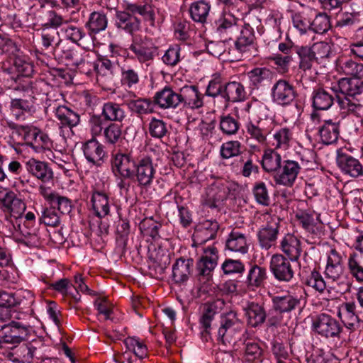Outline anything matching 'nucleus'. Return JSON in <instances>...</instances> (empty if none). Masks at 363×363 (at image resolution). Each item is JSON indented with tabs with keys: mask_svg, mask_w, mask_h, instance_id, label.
I'll return each mask as SVG.
<instances>
[{
	"mask_svg": "<svg viewBox=\"0 0 363 363\" xmlns=\"http://www.w3.org/2000/svg\"><path fill=\"white\" fill-rule=\"evenodd\" d=\"M318 133L323 143L330 145L335 143L340 135V123L327 120L320 126Z\"/></svg>",
	"mask_w": 363,
	"mask_h": 363,
	"instance_id": "72a5a7b5",
	"label": "nucleus"
},
{
	"mask_svg": "<svg viewBox=\"0 0 363 363\" xmlns=\"http://www.w3.org/2000/svg\"><path fill=\"white\" fill-rule=\"evenodd\" d=\"M324 273L333 282L344 283L346 279L342 257L335 249H331L328 255Z\"/></svg>",
	"mask_w": 363,
	"mask_h": 363,
	"instance_id": "9b49d317",
	"label": "nucleus"
},
{
	"mask_svg": "<svg viewBox=\"0 0 363 363\" xmlns=\"http://www.w3.org/2000/svg\"><path fill=\"white\" fill-rule=\"evenodd\" d=\"M108 26L106 15L102 11H94L90 13L85 24L90 34H97L104 30Z\"/></svg>",
	"mask_w": 363,
	"mask_h": 363,
	"instance_id": "ea45409f",
	"label": "nucleus"
},
{
	"mask_svg": "<svg viewBox=\"0 0 363 363\" xmlns=\"http://www.w3.org/2000/svg\"><path fill=\"white\" fill-rule=\"evenodd\" d=\"M335 94L333 88L326 89L318 87L312 93V106L315 110L325 111L329 109L334 103Z\"/></svg>",
	"mask_w": 363,
	"mask_h": 363,
	"instance_id": "bb28decb",
	"label": "nucleus"
},
{
	"mask_svg": "<svg viewBox=\"0 0 363 363\" xmlns=\"http://www.w3.org/2000/svg\"><path fill=\"white\" fill-rule=\"evenodd\" d=\"M279 248L291 262L298 261L302 252L301 241L290 233L280 240Z\"/></svg>",
	"mask_w": 363,
	"mask_h": 363,
	"instance_id": "393cba45",
	"label": "nucleus"
},
{
	"mask_svg": "<svg viewBox=\"0 0 363 363\" xmlns=\"http://www.w3.org/2000/svg\"><path fill=\"white\" fill-rule=\"evenodd\" d=\"M242 153V145L238 140H230L222 144L220 154L223 159L238 157Z\"/></svg>",
	"mask_w": 363,
	"mask_h": 363,
	"instance_id": "603ef678",
	"label": "nucleus"
},
{
	"mask_svg": "<svg viewBox=\"0 0 363 363\" xmlns=\"http://www.w3.org/2000/svg\"><path fill=\"white\" fill-rule=\"evenodd\" d=\"M362 78H342L337 85L333 87L340 110L344 113L360 116L363 106L359 96L363 91Z\"/></svg>",
	"mask_w": 363,
	"mask_h": 363,
	"instance_id": "f257e3e1",
	"label": "nucleus"
},
{
	"mask_svg": "<svg viewBox=\"0 0 363 363\" xmlns=\"http://www.w3.org/2000/svg\"><path fill=\"white\" fill-rule=\"evenodd\" d=\"M83 153L86 160L94 165L100 166L106 157L104 147L96 139H91L84 143Z\"/></svg>",
	"mask_w": 363,
	"mask_h": 363,
	"instance_id": "4be33fe9",
	"label": "nucleus"
},
{
	"mask_svg": "<svg viewBox=\"0 0 363 363\" xmlns=\"http://www.w3.org/2000/svg\"><path fill=\"white\" fill-rule=\"evenodd\" d=\"M4 162L7 163L6 171L11 175H19L23 171V166L19 161L16 160H10L7 157L0 155V182L4 181L7 177L6 173L2 168Z\"/></svg>",
	"mask_w": 363,
	"mask_h": 363,
	"instance_id": "de8ad7c7",
	"label": "nucleus"
},
{
	"mask_svg": "<svg viewBox=\"0 0 363 363\" xmlns=\"http://www.w3.org/2000/svg\"><path fill=\"white\" fill-rule=\"evenodd\" d=\"M40 222L44 223L45 225L56 227L60 223V216L55 211V208L52 206L50 208H45L42 211L40 218Z\"/></svg>",
	"mask_w": 363,
	"mask_h": 363,
	"instance_id": "0e129e2a",
	"label": "nucleus"
},
{
	"mask_svg": "<svg viewBox=\"0 0 363 363\" xmlns=\"http://www.w3.org/2000/svg\"><path fill=\"white\" fill-rule=\"evenodd\" d=\"M291 138L292 134L289 129L281 128L274 134L272 145L276 150L277 149L286 150L289 147Z\"/></svg>",
	"mask_w": 363,
	"mask_h": 363,
	"instance_id": "8fccbe9b",
	"label": "nucleus"
},
{
	"mask_svg": "<svg viewBox=\"0 0 363 363\" xmlns=\"http://www.w3.org/2000/svg\"><path fill=\"white\" fill-rule=\"evenodd\" d=\"M129 49L140 63L147 66L154 60L157 52V48L147 38L139 35H133Z\"/></svg>",
	"mask_w": 363,
	"mask_h": 363,
	"instance_id": "6e6552de",
	"label": "nucleus"
},
{
	"mask_svg": "<svg viewBox=\"0 0 363 363\" xmlns=\"http://www.w3.org/2000/svg\"><path fill=\"white\" fill-rule=\"evenodd\" d=\"M218 256V250L214 247H208L203 250V255L196 264L199 279L201 281H208L212 277V272L217 265Z\"/></svg>",
	"mask_w": 363,
	"mask_h": 363,
	"instance_id": "ddd939ff",
	"label": "nucleus"
},
{
	"mask_svg": "<svg viewBox=\"0 0 363 363\" xmlns=\"http://www.w3.org/2000/svg\"><path fill=\"white\" fill-rule=\"evenodd\" d=\"M153 103L163 109L176 108L181 104L179 93L175 92L169 86L155 93Z\"/></svg>",
	"mask_w": 363,
	"mask_h": 363,
	"instance_id": "aec40b11",
	"label": "nucleus"
},
{
	"mask_svg": "<svg viewBox=\"0 0 363 363\" xmlns=\"http://www.w3.org/2000/svg\"><path fill=\"white\" fill-rule=\"evenodd\" d=\"M125 344L129 350L134 352L135 355L140 359L147 357V349L146 345L139 339L129 337L125 340Z\"/></svg>",
	"mask_w": 363,
	"mask_h": 363,
	"instance_id": "13d9d810",
	"label": "nucleus"
},
{
	"mask_svg": "<svg viewBox=\"0 0 363 363\" xmlns=\"http://www.w3.org/2000/svg\"><path fill=\"white\" fill-rule=\"evenodd\" d=\"M238 31L239 35L235 43L236 50L244 53L253 49L255 40L253 28L249 24H244Z\"/></svg>",
	"mask_w": 363,
	"mask_h": 363,
	"instance_id": "7c9ffc66",
	"label": "nucleus"
},
{
	"mask_svg": "<svg viewBox=\"0 0 363 363\" xmlns=\"http://www.w3.org/2000/svg\"><path fill=\"white\" fill-rule=\"evenodd\" d=\"M223 92V98L226 101L231 102L242 101L247 95L244 86L240 82L235 81L227 82Z\"/></svg>",
	"mask_w": 363,
	"mask_h": 363,
	"instance_id": "f704fd0d",
	"label": "nucleus"
},
{
	"mask_svg": "<svg viewBox=\"0 0 363 363\" xmlns=\"http://www.w3.org/2000/svg\"><path fill=\"white\" fill-rule=\"evenodd\" d=\"M123 8V11L116 12V26L118 28L134 35L133 33L140 29L141 24L140 19L136 16L137 14L141 16L145 21L154 24L155 13L151 4L126 3Z\"/></svg>",
	"mask_w": 363,
	"mask_h": 363,
	"instance_id": "f03ea898",
	"label": "nucleus"
},
{
	"mask_svg": "<svg viewBox=\"0 0 363 363\" xmlns=\"http://www.w3.org/2000/svg\"><path fill=\"white\" fill-rule=\"evenodd\" d=\"M26 168L29 174L43 182L53 178V172L46 162L30 158L26 162Z\"/></svg>",
	"mask_w": 363,
	"mask_h": 363,
	"instance_id": "5701e85b",
	"label": "nucleus"
},
{
	"mask_svg": "<svg viewBox=\"0 0 363 363\" xmlns=\"http://www.w3.org/2000/svg\"><path fill=\"white\" fill-rule=\"evenodd\" d=\"M279 223L276 220L268 222L257 233L259 245L262 249L269 250L276 243L279 233Z\"/></svg>",
	"mask_w": 363,
	"mask_h": 363,
	"instance_id": "a878e982",
	"label": "nucleus"
},
{
	"mask_svg": "<svg viewBox=\"0 0 363 363\" xmlns=\"http://www.w3.org/2000/svg\"><path fill=\"white\" fill-rule=\"evenodd\" d=\"M91 201L93 210L99 218H104L109 213L110 205L108 196L101 191H94L92 194Z\"/></svg>",
	"mask_w": 363,
	"mask_h": 363,
	"instance_id": "58836bf2",
	"label": "nucleus"
},
{
	"mask_svg": "<svg viewBox=\"0 0 363 363\" xmlns=\"http://www.w3.org/2000/svg\"><path fill=\"white\" fill-rule=\"evenodd\" d=\"M130 109L138 114L143 115L152 113L154 111V103L147 99H139L130 102Z\"/></svg>",
	"mask_w": 363,
	"mask_h": 363,
	"instance_id": "680f3d73",
	"label": "nucleus"
},
{
	"mask_svg": "<svg viewBox=\"0 0 363 363\" xmlns=\"http://www.w3.org/2000/svg\"><path fill=\"white\" fill-rule=\"evenodd\" d=\"M348 269L350 274L359 282H363V267L357 253H352L348 258Z\"/></svg>",
	"mask_w": 363,
	"mask_h": 363,
	"instance_id": "052dcab7",
	"label": "nucleus"
},
{
	"mask_svg": "<svg viewBox=\"0 0 363 363\" xmlns=\"http://www.w3.org/2000/svg\"><path fill=\"white\" fill-rule=\"evenodd\" d=\"M219 128L224 135H233L238 133L240 123L237 118L230 115H226L220 117Z\"/></svg>",
	"mask_w": 363,
	"mask_h": 363,
	"instance_id": "3c124183",
	"label": "nucleus"
},
{
	"mask_svg": "<svg viewBox=\"0 0 363 363\" xmlns=\"http://www.w3.org/2000/svg\"><path fill=\"white\" fill-rule=\"evenodd\" d=\"M157 164L153 163L152 159L147 155L143 156L135 160L133 175L131 179L143 189L150 188L155 179Z\"/></svg>",
	"mask_w": 363,
	"mask_h": 363,
	"instance_id": "39448f33",
	"label": "nucleus"
},
{
	"mask_svg": "<svg viewBox=\"0 0 363 363\" xmlns=\"http://www.w3.org/2000/svg\"><path fill=\"white\" fill-rule=\"evenodd\" d=\"M58 99L52 100L51 96L48 95L46 101V111L55 113L58 121L60 134L66 140L73 135L72 128L77 126L80 122L79 114L65 105L57 104Z\"/></svg>",
	"mask_w": 363,
	"mask_h": 363,
	"instance_id": "7ed1b4c3",
	"label": "nucleus"
},
{
	"mask_svg": "<svg viewBox=\"0 0 363 363\" xmlns=\"http://www.w3.org/2000/svg\"><path fill=\"white\" fill-rule=\"evenodd\" d=\"M30 333V328L19 322L12 321L9 325H4L0 329V347L8 345L16 346L26 340Z\"/></svg>",
	"mask_w": 363,
	"mask_h": 363,
	"instance_id": "423d86ee",
	"label": "nucleus"
},
{
	"mask_svg": "<svg viewBox=\"0 0 363 363\" xmlns=\"http://www.w3.org/2000/svg\"><path fill=\"white\" fill-rule=\"evenodd\" d=\"M338 70L350 78H363V64L352 59L340 60Z\"/></svg>",
	"mask_w": 363,
	"mask_h": 363,
	"instance_id": "a19ab883",
	"label": "nucleus"
},
{
	"mask_svg": "<svg viewBox=\"0 0 363 363\" xmlns=\"http://www.w3.org/2000/svg\"><path fill=\"white\" fill-rule=\"evenodd\" d=\"M194 267L192 259H177L172 267V279L176 284H182L189 279Z\"/></svg>",
	"mask_w": 363,
	"mask_h": 363,
	"instance_id": "c756f323",
	"label": "nucleus"
},
{
	"mask_svg": "<svg viewBox=\"0 0 363 363\" xmlns=\"http://www.w3.org/2000/svg\"><path fill=\"white\" fill-rule=\"evenodd\" d=\"M301 170L299 163L295 160H284L273 179L276 184L291 187L294 185Z\"/></svg>",
	"mask_w": 363,
	"mask_h": 363,
	"instance_id": "9d476101",
	"label": "nucleus"
},
{
	"mask_svg": "<svg viewBox=\"0 0 363 363\" xmlns=\"http://www.w3.org/2000/svg\"><path fill=\"white\" fill-rule=\"evenodd\" d=\"M61 42L62 40L59 39L55 45L53 46L52 53L54 56L61 57L67 62V65L77 67L85 64V59L79 51L74 49L62 48Z\"/></svg>",
	"mask_w": 363,
	"mask_h": 363,
	"instance_id": "b1692460",
	"label": "nucleus"
},
{
	"mask_svg": "<svg viewBox=\"0 0 363 363\" xmlns=\"http://www.w3.org/2000/svg\"><path fill=\"white\" fill-rule=\"evenodd\" d=\"M35 98L33 96L26 99H13L10 104L11 114L17 120L23 117L25 113H34L35 111Z\"/></svg>",
	"mask_w": 363,
	"mask_h": 363,
	"instance_id": "473e14b6",
	"label": "nucleus"
},
{
	"mask_svg": "<svg viewBox=\"0 0 363 363\" xmlns=\"http://www.w3.org/2000/svg\"><path fill=\"white\" fill-rule=\"evenodd\" d=\"M219 225L217 221L206 220L199 223L194 233V238L201 244L214 239L218 230Z\"/></svg>",
	"mask_w": 363,
	"mask_h": 363,
	"instance_id": "cd10ccee",
	"label": "nucleus"
},
{
	"mask_svg": "<svg viewBox=\"0 0 363 363\" xmlns=\"http://www.w3.org/2000/svg\"><path fill=\"white\" fill-rule=\"evenodd\" d=\"M0 208L16 219V223L21 221L26 209V203L16 194L9 189L0 188Z\"/></svg>",
	"mask_w": 363,
	"mask_h": 363,
	"instance_id": "0eeeda50",
	"label": "nucleus"
},
{
	"mask_svg": "<svg viewBox=\"0 0 363 363\" xmlns=\"http://www.w3.org/2000/svg\"><path fill=\"white\" fill-rule=\"evenodd\" d=\"M271 96L273 102L281 106L290 105L296 97L294 86L284 79L278 80L272 86Z\"/></svg>",
	"mask_w": 363,
	"mask_h": 363,
	"instance_id": "4468645a",
	"label": "nucleus"
},
{
	"mask_svg": "<svg viewBox=\"0 0 363 363\" xmlns=\"http://www.w3.org/2000/svg\"><path fill=\"white\" fill-rule=\"evenodd\" d=\"M303 283L320 293H323L326 288L325 281L321 274L315 269L303 278Z\"/></svg>",
	"mask_w": 363,
	"mask_h": 363,
	"instance_id": "4d7b16f0",
	"label": "nucleus"
},
{
	"mask_svg": "<svg viewBox=\"0 0 363 363\" xmlns=\"http://www.w3.org/2000/svg\"><path fill=\"white\" fill-rule=\"evenodd\" d=\"M4 298H6V304L13 306V308L20 305H30L34 302L33 294L25 289H19L13 294L6 292Z\"/></svg>",
	"mask_w": 363,
	"mask_h": 363,
	"instance_id": "4c0bfd02",
	"label": "nucleus"
},
{
	"mask_svg": "<svg viewBox=\"0 0 363 363\" xmlns=\"http://www.w3.org/2000/svg\"><path fill=\"white\" fill-rule=\"evenodd\" d=\"M150 135L155 138L161 139L169 132L167 123L163 120L152 118L148 125Z\"/></svg>",
	"mask_w": 363,
	"mask_h": 363,
	"instance_id": "864d4df0",
	"label": "nucleus"
},
{
	"mask_svg": "<svg viewBox=\"0 0 363 363\" xmlns=\"http://www.w3.org/2000/svg\"><path fill=\"white\" fill-rule=\"evenodd\" d=\"M16 223L18 225V230L23 236V238L20 239L21 242L27 246L35 245L38 238L34 230L28 229L25 222L22 224L21 221H18Z\"/></svg>",
	"mask_w": 363,
	"mask_h": 363,
	"instance_id": "69168bd1",
	"label": "nucleus"
},
{
	"mask_svg": "<svg viewBox=\"0 0 363 363\" xmlns=\"http://www.w3.org/2000/svg\"><path fill=\"white\" fill-rule=\"evenodd\" d=\"M244 328V323L238 317L237 311L230 310L220 315V326L218 330V340L226 345L235 341L236 335Z\"/></svg>",
	"mask_w": 363,
	"mask_h": 363,
	"instance_id": "20e7f679",
	"label": "nucleus"
},
{
	"mask_svg": "<svg viewBox=\"0 0 363 363\" xmlns=\"http://www.w3.org/2000/svg\"><path fill=\"white\" fill-rule=\"evenodd\" d=\"M238 21L233 15L225 13L215 22L216 30L221 38L230 40L239 30Z\"/></svg>",
	"mask_w": 363,
	"mask_h": 363,
	"instance_id": "412c9836",
	"label": "nucleus"
},
{
	"mask_svg": "<svg viewBox=\"0 0 363 363\" xmlns=\"http://www.w3.org/2000/svg\"><path fill=\"white\" fill-rule=\"evenodd\" d=\"M211 8L209 2L205 0H199L190 5L189 12L194 22L204 23L207 21Z\"/></svg>",
	"mask_w": 363,
	"mask_h": 363,
	"instance_id": "c9c22d12",
	"label": "nucleus"
},
{
	"mask_svg": "<svg viewBox=\"0 0 363 363\" xmlns=\"http://www.w3.org/2000/svg\"><path fill=\"white\" fill-rule=\"evenodd\" d=\"M273 308L280 312L289 313L300 307L301 298L297 296L287 293L281 296H275L272 298Z\"/></svg>",
	"mask_w": 363,
	"mask_h": 363,
	"instance_id": "2f4dec72",
	"label": "nucleus"
},
{
	"mask_svg": "<svg viewBox=\"0 0 363 363\" xmlns=\"http://www.w3.org/2000/svg\"><path fill=\"white\" fill-rule=\"evenodd\" d=\"M135 165V160L127 154H116L111 160L112 172L118 177L131 179Z\"/></svg>",
	"mask_w": 363,
	"mask_h": 363,
	"instance_id": "dca6fc26",
	"label": "nucleus"
},
{
	"mask_svg": "<svg viewBox=\"0 0 363 363\" xmlns=\"http://www.w3.org/2000/svg\"><path fill=\"white\" fill-rule=\"evenodd\" d=\"M226 83L225 79L220 74H213L207 86L206 95L213 98L219 95L223 97V89Z\"/></svg>",
	"mask_w": 363,
	"mask_h": 363,
	"instance_id": "09e8293b",
	"label": "nucleus"
},
{
	"mask_svg": "<svg viewBox=\"0 0 363 363\" xmlns=\"http://www.w3.org/2000/svg\"><path fill=\"white\" fill-rule=\"evenodd\" d=\"M61 32L67 40L77 45H79V42L86 35L82 28L68 23L61 28Z\"/></svg>",
	"mask_w": 363,
	"mask_h": 363,
	"instance_id": "5fc2aeb1",
	"label": "nucleus"
},
{
	"mask_svg": "<svg viewBox=\"0 0 363 363\" xmlns=\"http://www.w3.org/2000/svg\"><path fill=\"white\" fill-rule=\"evenodd\" d=\"M97 74V80L104 78H112L115 69V62L106 57H101L94 65Z\"/></svg>",
	"mask_w": 363,
	"mask_h": 363,
	"instance_id": "49530a36",
	"label": "nucleus"
},
{
	"mask_svg": "<svg viewBox=\"0 0 363 363\" xmlns=\"http://www.w3.org/2000/svg\"><path fill=\"white\" fill-rule=\"evenodd\" d=\"M290 259L283 255H273L270 260V269L274 277L280 281L289 282L294 275Z\"/></svg>",
	"mask_w": 363,
	"mask_h": 363,
	"instance_id": "2eb2a0df",
	"label": "nucleus"
},
{
	"mask_svg": "<svg viewBox=\"0 0 363 363\" xmlns=\"http://www.w3.org/2000/svg\"><path fill=\"white\" fill-rule=\"evenodd\" d=\"M312 327L318 335L326 338L339 337L342 330L337 320L326 313H320L313 320Z\"/></svg>",
	"mask_w": 363,
	"mask_h": 363,
	"instance_id": "1a4fd4ad",
	"label": "nucleus"
},
{
	"mask_svg": "<svg viewBox=\"0 0 363 363\" xmlns=\"http://www.w3.org/2000/svg\"><path fill=\"white\" fill-rule=\"evenodd\" d=\"M294 51L298 55L300 60L299 68L303 71L311 69L313 67V65L315 62H317V60L310 47H296Z\"/></svg>",
	"mask_w": 363,
	"mask_h": 363,
	"instance_id": "a18cd8bd",
	"label": "nucleus"
},
{
	"mask_svg": "<svg viewBox=\"0 0 363 363\" xmlns=\"http://www.w3.org/2000/svg\"><path fill=\"white\" fill-rule=\"evenodd\" d=\"M330 27V17L325 13L318 14L311 23V30L319 34L326 33Z\"/></svg>",
	"mask_w": 363,
	"mask_h": 363,
	"instance_id": "bf43d9fd",
	"label": "nucleus"
},
{
	"mask_svg": "<svg viewBox=\"0 0 363 363\" xmlns=\"http://www.w3.org/2000/svg\"><path fill=\"white\" fill-rule=\"evenodd\" d=\"M226 247L233 252L246 253L248 249L246 236L238 231H232L226 241Z\"/></svg>",
	"mask_w": 363,
	"mask_h": 363,
	"instance_id": "37998d69",
	"label": "nucleus"
},
{
	"mask_svg": "<svg viewBox=\"0 0 363 363\" xmlns=\"http://www.w3.org/2000/svg\"><path fill=\"white\" fill-rule=\"evenodd\" d=\"M228 193L229 188L225 182L216 181L206 190L204 204L211 208H217L227 199Z\"/></svg>",
	"mask_w": 363,
	"mask_h": 363,
	"instance_id": "f3484780",
	"label": "nucleus"
},
{
	"mask_svg": "<svg viewBox=\"0 0 363 363\" xmlns=\"http://www.w3.org/2000/svg\"><path fill=\"white\" fill-rule=\"evenodd\" d=\"M102 116L109 121L121 122L125 117L122 106L114 102H106L102 108Z\"/></svg>",
	"mask_w": 363,
	"mask_h": 363,
	"instance_id": "c03bdc74",
	"label": "nucleus"
},
{
	"mask_svg": "<svg viewBox=\"0 0 363 363\" xmlns=\"http://www.w3.org/2000/svg\"><path fill=\"white\" fill-rule=\"evenodd\" d=\"M262 354V350L257 342L254 341H247L245 343L244 353V360L248 363H252L255 360H259Z\"/></svg>",
	"mask_w": 363,
	"mask_h": 363,
	"instance_id": "e2e57ef3",
	"label": "nucleus"
},
{
	"mask_svg": "<svg viewBox=\"0 0 363 363\" xmlns=\"http://www.w3.org/2000/svg\"><path fill=\"white\" fill-rule=\"evenodd\" d=\"M255 157L250 154L247 157L246 155H242L240 157V162L242 163L241 174L245 177H249L252 173H257L259 167L255 163L254 158Z\"/></svg>",
	"mask_w": 363,
	"mask_h": 363,
	"instance_id": "338daca9",
	"label": "nucleus"
},
{
	"mask_svg": "<svg viewBox=\"0 0 363 363\" xmlns=\"http://www.w3.org/2000/svg\"><path fill=\"white\" fill-rule=\"evenodd\" d=\"M247 323L252 328H257L264 323L267 312L263 304L251 302L245 308Z\"/></svg>",
	"mask_w": 363,
	"mask_h": 363,
	"instance_id": "c85d7f7f",
	"label": "nucleus"
},
{
	"mask_svg": "<svg viewBox=\"0 0 363 363\" xmlns=\"http://www.w3.org/2000/svg\"><path fill=\"white\" fill-rule=\"evenodd\" d=\"M336 163L342 173L352 178L363 176V165L360 161L342 149L337 151Z\"/></svg>",
	"mask_w": 363,
	"mask_h": 363,
	"instance_id": "f8f14e48",
	"label": "nucleus"
},
{
	"mask_svg": "<svg viewBox=\"0 0 363 363\" xmlns=\"http://www.w3.org/2000/svg\"><path fill=\"white\" fill-rule=\"evenodd\" d=\"M273 128V122L267 119H260L255 123L249 121L245 125L247 135L259 144L266 142L267 136L272 132Z\"/></svg>",
	"mask_w": 363,
	"mask_h": 363,
	"instance_id": "a211bd4d",
	"label": "nucleus"
},
{
	"mask_svg": "<svg viewBox=\"0 0 363 363\" xmlns=\"http://www.w3.org/2000/svg\"><path fill=\"white\" fill-rule=\"evenodd\" d=\"M317 60L320 63L321 60L329 57L331 52V46L325 42H318L310 47Z\"/></svg>",
	"mask_w": 363,
	"mask_h": 363,
	"instance_id": "774afa93",
	"label": "nucleus"
},
{
	"mask_svg": "<svg viewBox=\"0 0 363 363\" xmlns=\"http://www.w3.org/2000/svg\"><path fill=\"white\" fill-rule=\"evenodd\" d=\"M181 104L190 109L200 108L203 106V95L195 85L184 86L179 89Z\"/></svg>",
	"mask_w": 363,
	"mask_h": 363,
	"instance_id": "6ab92c4d",
	"label": "nucleus"
},
{
	"mask_svg": "<svg viewBox=\"0 0 363 363\" xmlns=\"http://www.w3.org/2000/svg\"><path fill=\"white\" fill-rule=\"evenodd\" d=\"M267 279V269L264 267L255 264L248 272L246 284L250 288H258L263 286Z\"/></svg>",
	"mask_w": 363,
	"mask_h": 363,
	"instance_id": "79ce46f5",
	"label": "nucleus"
},
{
	"mask_svg": "<svg viewBox=\"0 0 363 363\" xmlns=\"http://www.w3.org/2000/svg\"><path fill=\"white\" fill-rule=\"evenodd\" d=\"M282 162L281 156L276 150L267 149L264 151L262 158V166L265 172L275 174Z\"/></svg>",
	"mask_w": 363,
	"mask_h": 363,
	"instance_id": "e433bc0d",
	"label": "nucleus"
},
{
	"mask_svg": "<svg viewBox=\"0 0 363 363\" xmlns=\"http://www.w3.org/2000/svg\"><path fill=\"white\" fill-rule=\"evenodd\" d=\"M139 227L145 235L150 236L154 240L160 238L159 230L162 227V225L152 218H145L143 220Z\"/></svg>",
	"mask_w": 363,
	"mask_h": 363,
	"instance_id": "6e6d98bb",
	"label": "nucleus"
}]
</instances>
